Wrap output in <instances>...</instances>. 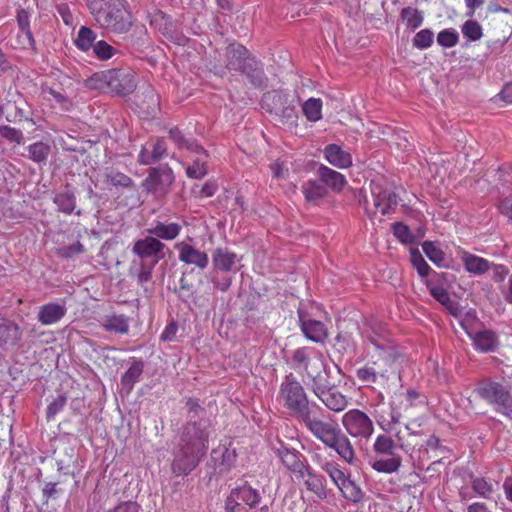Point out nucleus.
<instances>
[{
    "label": "nucleus",
    "mask_w": 512,
    "mask_h": 512,
    "mask_svg": "<svg viewBox=\"0 0 512 512\" xmlns=\"http://www.w3.org/2000/svg\"><path fill=\"white\" fill-rule=\"evenodd\" d=\"M279 397L290 414L303 423L305 428L328 448L333 449L338 456L348 464H354L356 453L351 440L334 421L320 419L316 410L321 407L316 403L310 404L302 385L296 380H287L281 384Z\"/></svg>",
    "instance_id": "f257e3e1"
},
{
    "label": "nucleus",
    "mask_w": 512,
    "mask_h": 512,
    "mask_svg": "<svg viewBox=\"0 0 512 512\" xmlns=\"http://www.w3.org/2000/svg\"><path fill=\"white\" fill-rule=\"evenodd\" d=\"M209 432L202 420L187 422L182 428L178 450L171 465L178 476L190 474L208 450Z\"/></svg>",
    "instance_id": "f03ea898"
},
{
    "label": "nucleus",
    "mask_w": 512,
    "mask_h": 512,
    "mask_svg": "<svg viewBox=\"0 0 512 512\" xmlns=\"http://www.w3.org/2000/svg\"><path fill=\"white\" fill-rule=\"evenodd\" d=\"M95 22L103 30L122 35L131 31L135 17L126 0H84Z\"/></svg>",
    "instance_id": "7ed1b4c3"
},
{
    "label": "nucleus",
    "mask_w": 512,
    "mask_h": 512,
    "mask_svg": "<svg viewBox=\"0 0 512 512\" xmlns=\"http://www.w3.org/2000/svg\"><path fill=\"white\" fill-rule=\"evenodd\" d=\"M366 355L368 362L355 370L356 378L366 385L375 384L379 379H388V367L397 359L395 349L374 337L367 339Z\"/></svg>",
    "instance_id": "20e7f679"
},
{
    "label": "nucleus",
    "mask_w": 512,
    "mask_h": 512,
    "mask_svg": "<svg viewBox=\"0 0 512 512\" xmlns=\"http://www.w3.org/2000/svg\"><path fill=\"white\" fill-rule=\"evenodd\" d=\"M85 87L125 96L135 91L137 79L132 71L117 68L108 69L92 74L86 79Z\"/></svg>",
    "instance_id": "39448f33"
},
{
    "label": "nucleus",
    "mask_w": 512,
    "mask_h": 512,
    "mask_svg": "<svg viewBox=\"0 0 512 512\" xmlns=\"http://www.w3.org/2000/svg\"><path fill=\"white\" fill-rule=\"evenodd\" d=\"M229 61L227 66L230 69L241 71L246 74L255 88L266 87V77L262 65L254 57H251L248 50L240 44H232L228 47Z\"/></svg>",
    "instance_id": "423d86ee"
},
{
    "label": "nucleus",
    "mask_w": 512,
    "mask_h": 512,
    "mask_svg": "<svg viewBox=\"0 0 512 512\" xmlns=\"http://www.w3.org/2000/svg\"><path fill=\"white\" fill-rule=\"evenodd\" d=\"M475 393L487 404L493 406L497 413L512 418V395L505 385L484 380L475 388Z\"/></svg>",
    "instance_id": "0eeeda50"
},
{
    "label": "nucleus",
    "mask_w": 512,
    "mask_h": 512,
    "mask_svg": "<svg viewBox=\"0 0 512 512\" xmlns=\"http://www.w3.org/2000/svg\"><path fill=\"white\" fill-rule=\"evenodd\" d=\"M261 500L259 490L244 483L231 490L225 502V509L227 512H250L260 504Z\"/></svg>",
    "instance_id": "6e6552de"
},
{
    "label": "nucleus",
    "mask_w": 512,
    "mask_h": 512,
    "mask_svg": "<svg viewBox=\"0 0 512 512\" xmlns=\"http://www.w3.org/2000/svg\"><path fill=\"white\" fill-rule=\"evenodd\" d=\"M341 422L347 434L353 438L369 439L374 432L373 421L360 409L345 412Z\"/></svg>",
    "instance_id": "1a4fd4ad"
},
{
    "label": "nucleus",
    "mask_w": 512,
    "mask_h": 512,
    "mask_svg": "<svg viewBox=\"0 0 512 512\" xmlns=\"http://www.w3.org/2000/svg\"><path fill=\"white\" fill-rule=\"evenodd\" d=\"M309 351V348L301 347L293 352L295 368H302L306 376L312 380V384L327 382L322 376L324 364L321 354L310 356Z\"/></svg>",
    "instance_id": "9d476101"
},
{
    "label": "nucleus",
    "mask_w": 512,
    "mask_h": 512,
    "mask_svg": "<svg viewBox=\"0 0 512 512\" xmlns=\"http://www.w3.org/2000/svg\"><path fill=\"white\" fill-rule=\"evenodd\" d=\"M316 397L333 412H342L349 405V399L335 385H328L327 382L311 384Z\"/></svg>",
    "instance_id": "9b49d317"
},
{
    "label": "nucleus",
    "mask_w": 512,
    "mask_h": 512,
    "mask_svg": "<svg viewBox=\"0 0 512 512\" xmlns=\"http://www.w3.org/2000/svg\"><path fill=\"white\" fill-rule=\"evenodd\" d=\"M165 244L159 239L147 236L134 242L132 252L141 259H153V264H157L164 258Z\"/></svg>",
    "instance_id": "f8f14e48"
},
{
    "label": "nucleus",
    "mask_w": 512,
    "mask_h": 512,
    "mask_svg": "<svg viewBox=\"0 0 512 512\" xmlns=\"http://www.w3.org/2000/svg\"><path fill=\"white\" fill-rule=\"evenodd\" d=\"M174 176L168 167L151 168L148 176L143 180L142 187L148 192H165L173 183Z\"/></svg>",
    "instance_id": "ddd939ff"
},
{
    "label": "nucleus",
    "mask_w": 512,
    "mask_h": 512,
    "mask_svg": "<svg viewBox=\"0 0 512 512\" xmlns=\"http://www.w3.org/2000/svg\"><path fill=\"white\" fill-rule=\"evenodd\" d=\"M375 208L381 215L390 214L397 206V195L389 188L382 187L375 180L370 184Z\"/></svg>",
    "instance_id": "4468645a"
},
{
    "label": "nucleus",
    "mask_w": 512,
    "mask_h": 512,
    "mask_svg": "<svg viewBox=\"0 0 512 512\" xmlns=\"http://www.w3.org/2000/svg\"><path fill=\"white\" fill-rule=\"evenodd\" d=\"M174 248L178 251V258L182 263L193 265L200 270L207 268L209 258L206 252L184 241L176 243Z\"/></svg>",
    "instance_id": "2eb2a0df"
},
{
    "label": "nucleus",
    "mask_w": 512,
    "mask_h": 512,
    "mask_svg": "<svg viewBox=\"0 0 512 512\" xmlns=\"http://www.w3.org/2000/svg\"><path fill=\"white\" fill-rule=\"evenodd\" d=\"M276 455L279 457L281 463L296 477L303 475L305 468L308 466L303 455L295 449L282 447L276 450Z\"/></svg>",
    "instance_id": "dca6fc26"
},
{
    "label": "nucleus",
    "mask_w": 512,
    "mask_h": 512,
    "mask_svg": "<svg viewBox=\"0 0 512 512\" xmlns=\"http://www.w3.org/2000/svg\"><path fill=\"white\" fill-rule=\"evenodd\" d=\"M299 321L301 331L304 336L315 343H323L328 337V330L326 325L319 321L310 318H305L299 313Z\"/></svg>",
    "instance_id": "f3484780"
},
{
    "label": "nucleus",
    "mask_w": 512,
    "mask_h": 512,
    "mask_svg": "<svg viewBox=\"0 0 512 512\" xmlns=\"http://www.w3.org/2000/svg\"><path fill=\"white\" fill-rule=\"evenodd\" d=\"M323 155L326 161L336 168L347 169L353 165L352 155L338 144L326 145Z\"/></svg>",
    "instance_id": "a211bd4d"
},
{
    "label": "nucleus",
    "mask_w": 512,
    "mask_h": 512,
    "mask_svg": "<svg viewBox=\"0 0 512 512\" xmlns=\"http://www.w3.org/2000/svg\"><path fill=\"white\" fill-rule=\"evenodd\" d=\"M297 478L303 479L306 489L315 494L319 499L327 497L325 477L316 473L309 465L305 468L303 475H298Z\"/></svg>",
    "instance_id": "6ab92c4d"
},
{
    "label": "nucleus",
    "mask_w": 512,
    "mask_h": 512,
    "mask_svg": "<svg viewBox=\"0 0 512 512\" xmlns=\"http://www.w3.org/2000/svg\"><path fill=\"white\" fill-rule=\"evenodd\" d=\"M21 336L22 331L18 324L0 314V346L14 347L20 341Z\"/></svg>",
    "instance_id": "aec40b11"
},
{
    "label": "nucleus",
    "mask_w": 512,
    "mask_h": 512,
    "mask_svg": "<svg viewBox=\"0 0 512 512\" xmlns=\"http://www.w3.org/2000/svg\"><path fill=\"white\" fill-rule=\"evenodd\" d=\"M67 313L64 304L49 302L38 308L37 319L42 325H53L59 322Z\"/></svg>",
    "instance_id": "412c9836"
},
{
    "label": "nucleus",
    "mask_w": 512,
    "mask_h": 512,
    "mask_svg": "<svg viewBox=\"0 0 512 512\" xmlns=\"http://www.w3.org/2000/svg\"><path fill=\"white\" fill-rule=\"evenodd\" d=\"M460 259L465 270L474 275L485 274L491 268V262L466 250L461 251Z\"/></svg>",
    "instance_id": "4be33fe9"
},
{
    "label": "nucleus",
    "mask_w": 512,
    "mask_h": 512,
    "mask_svg": "<svg viewBox=\"0 0 512 512\" xmlns=\"http://www.w3.org/2000/svg\"><path fill=\"white\" fill-rule=\"evenodd\" d=\"M318 174L325 187L328 186L333 191L341 192L347 184L343 174L325 165L319 167Z\"/></svg>",
    "instance_id": "5701e85b"
},
{
    "label": "nucleus",
    "mask_w": 512,
    "mask_h": 512,
    "mask_svg": "<svg viewBox=\"0 0 512 512\" xmlns=\"http://www.w3.org/2000/svg\"><path fill=\"white\" fill-rule=\"evenodd\" d=\"M41 94L47 101H54L60 109L70 111L73 107L72 100L68 97L63 88H57L44 84L41 86Z\"/></svg>",
    "instance_id": "b1692460"
},
{
    "label": "nucleus",
    "mask_w": 512,
    "mask_h": 512,
    "mask_svg": "<svg viewBox=\"0 0 512 512\" xmlns=\"http://www.w3.org/2000/svg\"><path fill=\"white\" fill-rule=\"evenodd\" d=\"M17 24L22 35H19V45L23 48L32 47L34 38L30 29V15L23 8L17 10Z\"/></svg>",
    "instance_id": "393cba45"
},
{
    "label": "nucleus",
    "mask_w": 512,
    "mask_h": 512,
    "mask_svg": "<svg viewBox=\"0 0 512 512\" xmlns=\"http://www.w3.org/2000/svg\"><path fill=\"white\" fill-rule=\"evenodd\" d=\"M471 338L474 349L483 353L494 351L498 345L497 335L491 330L478 331Z\"/></svg>",
    "instance_id": "a878e982"
},
{
    "label": "nucleus",
    "mask_w": 512,
    "mask_h": 512,
    "mask_svg": "<svg viewBox=\"0 0 512 512\" xmlns=\"http://www.w3.org/2000/svg\"><path fill=\"white\" fill-rule=\"evenodd\" d=\"M239 261L236 253L227 248H217L212 255V263L216 270L228 272Z\"/></svg>",
    "instance_id": "bb28decb"
},
{
    "label": "nucleus",
    "mask_w": 512,
    "mask_h": 512,
    "mask_svg": "<svg viewBox=\"0 0 512 512\" xmlns=\"http://www.w3.org/2000/svg\"><path fill=\"white\" fill-rule=\"evenodd\" d=\"M101 326L110 333L123 335L129 332L128 318L124 314L106 315L101 322Z\"/></svg>",
    "instance_id": "cd10ccee"
},
{
    "label": "nucleus",
    "mask_w": 512,
    "mask_h": 512,
    "mask_svg": "<svg viewBox=\"0 0 512 512\" xmlns=\"http://www.w3.org/2000/svg\"><path fill=\"white\" fill-rule=\"evenodd\" d=\"M305 200L309 203L316 204L327 194V189L321 179H311L301 186Z\"/></svg>",
    "instance_id": "c85d7f7f"
},
{
    "label": "nucleus",
    "mask_w": 512,
    "mask_h": 512,
    "mask_svg": "<svg viewBox=\"0 0 512 512\" xmlns=\"http://www.w3.org/2000/svg\"><path fill=\"white\" fill-rule=\"evenodd\" d=\"M181 230L182 227L178 223H163L157 221L155 226L150 229L149 232L159 239L171 241L179 236Z\"/></svg>",
    "instance_id": "c756f323"
},
{
    "label": "nucleus",
    "mask_w": 512,
    "mask_h": 512,
    "mask_svg": "<svg viewBox=\"0 0 512 512\" xmlns=\"http://www.w3.org/2000/svg\"><path fill=\"white\" fill-rule=\"evenodd\" d=\"M197 154L193 164L187 168V176L189 178L201 179L207 174L206 158L207 154L202 147L198 150H191Z\"/></svg>",
    "instance_id": "7c9ffc66"
},
{
    "label": "nucleus",
    "mask_w": 512,
    "mask_h": 512,
    "mask_svg": "<svg viewBox=\"0 0 512 512\" xmlns=\"http://www.w3.org/2000/svg\"><path fill=\"white\" fill-rule=\"evenodd\" d=\"M498 482L484 477H476L471 482L473 491L480 497L489 499L498 489Z\"/></svg>",
    "instance_id": "2f4dec72"
},
{
    "label": "nucleus",
    "mask_w": 512,
    "mask_h": 512,
    "mask_svg": "<svg viewBox=\"0 0 512 512\" xmlns=\"http://www.w3.org/2000/svg\"><path fill=\"white\" fill-rule=\"evenodd\" d=\"M96 33L87 26H81L78 30L77 37L74 40L75 46L82 52L93 49L96 40Z\"/></svg>",
    "instance_id": "473e14b6"
},
{
    "label": "nucleus",
    "mask_w": 512,
    "mask_h": 512,
    "mask_svg": "<svg viewBox=\"0 0 512 512\" xmlns=\"http://www.w3.org/2000/svg\"><path fill=\"white\" fill-rule=\"evenodd\" d=\"M260 104L267 112L278 114L283 105V95L276 90L269 91L262 96Z\"/></svg>",
    "instance_id": "72a5a7b5"
},
{
    "label": "nucleus",
    "mask_w": 512,
    "mask_h": 512,
    "mask_svg": "<svg viewBox=\"0 0 512 512\" xmlns=\"http://www.w3.org/2000/svg\"><path fill=\"white\" fill-rule=\"evenodd\" d=\"M53 202L57 205L58 211L66 215L72 214L76 208V197L70 191L56 194Z\"/></svg>",
    "instance_id": "f704fd0d"
},
{
    "label": "nucleus",
    "mask_w": 512,
    "mask_h": 512,
    "mask_svg": "<svg viewBox=\"0 0 512 512\" xmlns=\"http://www.w3.org/2000/svg\"><path fill=\"white\" fill-rule=\"evenodd\" d=\"M338 489L341 491L343 497L353 503H358L363 499V492L361 488L348 477L344 482H340Z\"/></svg>",
    "instance_id": "c9c22d12"
},
{
    "label": "nucleus",
    "mask_w": 512,
    "mask_h": 512,
    "mask_svg": "<svg viewBox=\"0 0 512 512\" xmlns=\"http://www.w3.org/2000/svg\"><path fill=\"white\" fill-rule=\"evenodd\" d=\"M51 152V146L38 141L28 146L29 159L36 163H45Z\"/></svg>",
    "instance_id": "e433bc0d"
},
{
    "label": "nucleus",
    "mask_w": 512,
    "mask_h": 512,
    "mask_svg": "<svg viewBox=\"0 0 512 512\" xmlns=\"http://www.w3.org/2000/svg\"><path fill=\"white\" fill-rule=\"evenodd\" d=\"M305 117L311 122H317L322 118V101L319 98H309L302 105Z\"/></svg>",
    "instance_id": "4c0bfd02"
},
{
    "label": "nucleus",
    "mask_w": 512,
    "mask_h": 512,
    "mask_svg": "<svg viewBox=\"0 0 512 512\" xmlns=\"http://www.w3.org/2000/svg\"><path fill=\"white\" fill-rule=\"evenodd\" d=\"M401 463V457L393 455L388 459L376 460L372 463L371 466L377 472L391 474L400 468Z\"/></svg>",
    "instance_id": "58836bf2"
},
{
    "label": "nucleus",
    "mask_w": 512,
    "mask_h": 512,
    "mask_svg": "<svg viewBox=\"0 0 512 512\" xmlns=\"http://www.w3.org/2000/svg\"><path fill=\"white\" fill-rule=\"evenodd\" d=\"M151 24H155L159 31H161V33L167 37H171L175 31V26L171 18L162 11H157L154 14L151 20Z\"/></svg>",
    "instance_id": "ea45409f"
},
{
    "label": "nucleus",
    "mask_w": 512,
    "mask_h": 512,
    "mask_svg": "<svg viewBox=\"0 0 512 512\" xmlns=\"http://www.w3.org/2000/svg\"><path fill=\"white\" fill-rule=\"evenodd\" d=\"M373 450L376 454L393 456L395 442L391 437L379 434L374 441Z\"/></svg>",
    "instance_id": "a19ab883"
},
{
    "label": "nucleus",
    "mask_w": 512,
    "mask_h": 512,
    "mask_svg": "<svg viewBox=\"0 0 512 512\" xmlns=\"http://www.w3.org/2000/svg\"><path fill=\"white\" fill-rule=\"evenodd\" d=\"M92 50L93 55L100 61H108L118 53V50L105 40L96 41Z\"/></svg>",
    "instance_id": "79ce46f5"
},
{
    "label": "nucleus",
    "mask_w": 512,
    "mask_h": 512,
    "mask_svg": "<svg viewBox=\"0 0 512 512\" xmlns=\"http://www.w3.org/2000/svg\"><path fill=\"white\" fill-rule=\"evenodd\" d=\"M143 372V363L133 362L128 370L122 376V384L123 386L129 387L131 389L133 385L138 381L139 377Z\"/></svg>",
    "instance_id": "37998d69"
},
{
    "label": "nucleus",
    "mask_w": 512,
    "mask_h": 512,
    "mask_svg": "<svg viewBox=\"0 0 512 512\" xmlns=\"http://www.w3.org/2000/svg\"><path fill=\"white\" fill-rule=\"evenodd\" d=\"M0 115L4 116L9 122H19L24 118L23 110L11 101L0 106Z\"/></svg>",
    "instance_id": "c03bdc74"
},
{
    "label": "nucleus",
    "mask_w": 512,
    "mask_h": 512,
    "mask_svg": "<svg viewBox=\"0 0 512 512\" xmlns=\"http://www.w3.org/2000/svg\"><path fill=\"white\" fill-rule=\"evenodd\" d=\"M401 18L406 21L407 27L415 30L423 23V16L417 9L406 7L401 11Z\"/></svg>",
    "instance_id": "a18cd8bd"
},
{
    "label": "nucleus",
    "mask_w": 512,
    "mask_h": 512,
    "mask_svg": "<svg viewBox=\"0 0 512 512\" xmlns=\"http://www.w3.org/2000/svg\"><path fill=\"white\" fill-rule=\"evenodd\" d=\"M169 136L171 140L179 147V148H186L188 150H198L200 149V146L195 142L191 140L185 139L182 132L177 128H171L169 130Z\"/></svg>",
    "instance_id": "49530a36"
},
{
    "label": "nucleus",
    "mask_w": 512,
    "mask_h": 512,
    "mask_svg": "<svg viewBox=\"0 0 512 512\" xmlns=\"http://www.w3.org/2000/svg\"><path fill=\"white\" fill-rule=\"evenodd\" d=\"M328 474L331 481L338 487L340 482H344L349 476L343 471L340 464L336 461H331L323 470Z\"/></svg>",
    "instance_id": "de8ad7c7"
},
{
    "label": "nucleus",
    "mask_w": 512,
    "mask_h": 512,
    "mask_svg": "<svg viewBox=\"0 0 512 512\" xmlns=\"http://www.w3.org/2000/svg\"><path fill=\"white\" fill-rule=\"evenodd\" d=\"M459 34L454 29H444L437 35V42L440 46L451 48L457 45Z\"/></svg>",
    "instance_id": "09e8293b"
},
{
    "label": "nucleus",
    "mask_w": 512,
    "mask_h": 512,
    "mask_svg": "<svg viewBox=\"0 0 512 512\" xmlns=\"http://www.w3.org/2000/svg\"><path fill=\"white\" fill-rule=\"evenodd\" d=\"M462 33L470 41L479 40L483 33L480 24L473 20L466 21L462 26Z\"/></svg>",
    "instance_id": "8fccbe9b"
},
{
    "label": "nucleus",
    "mask_w": 512,
    "mask_h": 512,
    "mask_svg": "<svg viewBox=\"0 0 512 512\" xmlns=\"http://www.w3.org/2000/svg\"><path fill=\"white\" fill-rule=\"evenodd\" d=\"M107 183L116 187L130 188L133 186V180L122 172H110L106 175Z\"/></svg>",
    "instance_id": "3c124183"
},
{
    "label": "nucleus",
    "mask_w": 512,
    "mask_h": 512,
    "mask_svg": "<svg viewBox=\"0 0 512 512\" xmlns=\"http://www.w3.org/2000/svg\"><path fill=\"white\" fill-rule=\"evenodd\" d=\"M393 233L401 243L411 244L414 241V236L411 233L410 228L402 222H396L393 224Z\"/></svg>",
    "instance_id": "603ef678"
},
{
    "label": "nucleus",
    "mask_w": 512,
    "mask_h": 512,
    "mask_svg": "<svg viewBox=\"0 0 512 512\" xmlns=\"http://www.w3.org/2000/svg\"><path fill=\"white\" fill-rule=\"evenodd\" d=\"M433 43V33L429 29H423L416 33L413 39V45L418 49H427Z\"/></svg>",
    "instance_id": "864d4df0"
},
{
    "label": "nucleus",
    "mask_w": 512,
    "mask_h": 512,
    "mask_svg": "<svg viewBox=\"0 0 512 512\" xmlns=\"http://www.w3.org/2000/svg\"><path fill=\"white\" fill-rule=\"evenodd\" d=\"M0 136L11 143L21 144L23 142V133L21 130L8 125L0 126Z\"/></svg>",
    "instance_id": "5fc2aeb1"
},
{
    "label": "nucleus",
    "mask_w": 512,
    "mask_h": 512,
    "mask_svg": "<svg viewBox=\"0 0 512 512\" xmlns=\"http://www.w3.org/2000/svg\"><path fill=\"white\" fill-rule=\"evenodd\" d=\"M423 251L429 260L435 264L439 265L444 260V253L433 242H424Z\"/></svg>",
    "instance_id": "6e6d98bb"
},
{
    "label": "nucleus",
    "mask_w": 512,
    "mask_h": 512,
    "mask_svg": "<svg viewBox=\"0 0 512 512\" xmlns=\"http://www.w3.org/2000/svg\"><path fill=\"white\" fill-rule=\"evenodd\" d=\"M447 287L448 286L434 287L433 289L429 290V292L435 300H437L446 308L450 309L452 307L453 302L447 291Z\"/></svg>",
    "instance_id": "4d7b16f0"
},
{
    "label": "nucleus",
    "mask_w": 512,
    "mask_h": 512,
    "mask_svg": "<svg viewBox=\"0 0 512 512\" xmlns=\"http://www.w3.org/2000/svg\"><path fill=\"white\" fill-rule=\"evenodd\" d=\"M428 276L429 277L425 281L428 290H431L434 287L448 286V279L446 273L433 272Z\"/></svg>",
    "instance_id": "13d9d810"
},
{
    "label": "nucleus",
    "mask_w": 512,
    "mask_h": 512,
    "mask_svg": "<svg viewBox=\"0 0 512 512\" xmlns=\"http://www.w3.org/2000/svg\"><path fill=\"white\" fill-rule=\"evenodd\" d=\"M272 176L276 179H284L288 176L289 167L285 161L277 159L270 164Z\"/></svg>",
    "instance_id": "bf43d9fd"
},
{
    "label": "nucleus",
    "mask_w": 512,
    "mask_h": 512,
    "mask_svg": "<svg viewBox=\"0 0 512 512\" xmlns=\"http://www.w3.org/2000/svg\"><path fill=\"white\" fill-rule=\"evenodd\" d=\"M412 264L421 277H427L430 273V266L420 253L412 254Z\"/></svg>",
    "instance_id": "052dcab7"
},
{
    "label": "nucleus",
    "mask_w": 512,
    "mask_h": 512,
    "mask_svg": "<svg viewBox=\"0 0 512 512\" xmlns=\"http://www.w3.org/2000/svg\"><path fill=\"white\" fill-rule=\"evenodd\" d=\"M84 252V246L78 241L72 245L59 248L58 254L64 258H72Z\"/></svg>",
    "instance_id": "680f3d73"
},
{
    "label": "nucleus",
    "mask_w": 512,
    "mask_h": 512,
    "mask_svg": "<svg viewBox=\"0 0 512 512\" xmlns=\"http://www.w3.org/2000/svg\"><path fill=\"white\" fill-rule=\"evenodd\" d=\"M151 153L153 155V158L156 161H159L164 156H166L167 148L166 143L162 138H157L152 144H151Z\"/></svg>",
    "instance_id": "e2e57ef3"
},
{
    "label": "nucleus",
    "mask_w": 512,
    "mask_h": 512,
    "mask_svg": "<svg viewBox=\"0 0 512 512\" xmlns=\"http://www.w3.org/2000/svg\"><path fill=\"white\" fill-rule=\"evenodd\" d=\"M178 332V325L176 321L171 320L161 333L160 339L165 342L174 341Z\"/></svg>",
    "instance_id": "0e129e2a"
},
{
    "label": "nucleus",
    "mask_w": 512,
    "mask_h": 512,
    "mask_svg": "<svg viewBox=\"0 0 512 512\" xmlns=\"http://www.w3.org/2000/svg\"><path fill=\"white\" fill-rule=\"evenodd\" d=\"M66 404V397L60 395L57 399H55L47 408V418H53L56 414H58Z\"/></svg>",
    "instance_id": "69168bd1"
},
{
    "label": "nucleus",
    "mask_w": 512,
    "mask_h": 512,
    "mask_svg": "<svg viewBox=\"0 0 512 512\" xmlns=\"http://www.w3.org/2000/svg\"><path fill=\"white\" fill-rule=\"evenodd\" d=\"M58 14L67 26H71L74 22L73 14L66 3H61L56 7Z\"/></svg>",
    "instance_id": "338daca9"
},
{
    "label": "nucleus",
    "mask_w": 512,
    "mask_h": 512,
    "mask_svg": "<svg viewBox=\"0 0 512 512\" xmlns=\"http://www.w3.org/2000/svg\"><path fill=\"white\" fill-rule=\"evenodd\" d=\"M106 512H140V506L136 502L126 501L121 502L116 507Z\"/></svg>",
    "instance_id": "774afa93"
}]
</instances>
